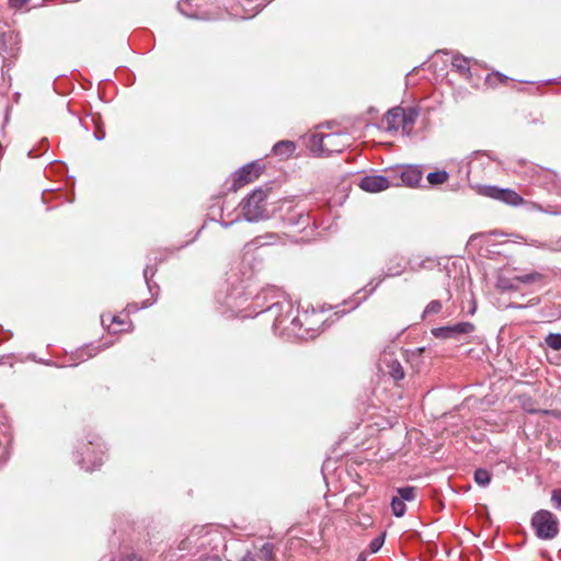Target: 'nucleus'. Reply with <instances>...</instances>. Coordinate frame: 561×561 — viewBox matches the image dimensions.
Here are the masks:
<instances>
[{"instance_id":"nucleus-33","label":"nucleus","mask_w":561,"mask_h":561,"mask_svg":"<svg viewBox=\"0 0 561 561\" xmlns=\"http://www.w3.org/2000/svg\"><path fill=\"white\" fill-rule=\"evenodd\" d=\"M385 542V533L373 539L369 543V550L371 553L378 552Z\"/></svg>"},{"instance_id":"nucleus-48","label":"nucleus","mask_w":561,"mask_h":561,"mask_svg":"<svg viewBox=\"0 0 561 561\" xmlns=\"http://www.w3.org/2000/svg\"><path fill=\"white\" fill-rule=\"evenodd\" d=\"M537 304H539V299H538V298H533V299L529 301V305H530V306H535V305H537Z\"/></svg>"},{"instance_id":"nucleus-13","label":"nucleus","mask_w":561,"mask_h":561,"mask_svg":"<svg viewBox=\"0 0 561 561\" xmlns=\"http://www.w3.org/2000/svg\"><path fill=\"white\" fill-rule=\"evenodd\" d=\"M381 360V369L389 374L394 380H401L404 377V370L400 362L390 354H385Z\"/></svg>"},{"instance_id":"nucleus-20","label":"nucleus","mask_w":561,"mask_h":561,"mask_svg":"<svg viewBox=\"0 0 561 561\" xmlns=\"http://www.w3.org/2000/svg\"><path fill=\"white\" fill-rule=\"evenodd\" d=\"M401 180L408 186H416L422 181V172L415 167L408 168L401 173Z\"/></svg>"},{"instance_id":"nucleus-31","label":"nucleus","mask_w":561,"mask_h":561,"mask_svg":"<svg viewBox=\"0 0 561 561\" xmlns=\"http://www.w3.org/2000/svg\"><path fill=\"white\" fill-rule=\"evenodd\" d=\"M443 306L439 300H432L424 309L423 318H426L431 314H437L440 312Z\"/></svg>"},{"instance_id":"nucleus-32","label":"nucleus","mask_w":561,"mask_h":561,"mask_svg":"<svg viewBox=\"0 0 561 561\" xmlns=\"http://www.w3.org/2000/svg\"><path fill=\"white\" fill-rule=\"evenodd\" d=\"M537 248H541L545 250L558 252L561 251V237L557 240H551L549 242L538 243Z\"/></svg>"},{"instance_id":"nucleus-38","label":"nucleus","mask_w":561,"mask_h":561,"mask_svg":"<svg viewBox=\"0 0 561 561\" xmlns=\"http://www.w3.org/2000/svg\"><path fill=\"white\" fill-rule=\"evenodd\" d=\"M198 561H221V559L217 556V554H211V556H203L199 558Z\"/></svg>"},{"instance_id":"nucleus-10","label":"nucleus","mask_w":561,"mask_h":561,"mask_svg":"<svg viewBox=\"0 0 561 561\" xmlns=\"http://www.w3.org/2000/svg\"><path fill=\"white\" fill-rule=\"evenodd\" d=\"M474 325L471 322H459L454 325L439 327L432 330V334L437 339H459L461 335L472 333Z\"/></svg>"},{"instance_id":"nucleus-40","label":"nucleus","mask_w":561,"mask_h":561,"mask_svg":"<svg viewBox=\"0 0 561 561\" xmlns=\"http://www.w3.org/2000/svg\"><path fill=\"white\" fill-rule=\"evenodd\" d=\"M396 491H404V492L415 491V488L411 486V485H407V486H402V488H397Z\"/></svg>"},{"instance_id":"nucleus-35","label":"nucleus","mask_w":561,"mask_h":561,"mask_svg":"<svg viewBox=\"0 0 561 561\" xmlns=\"http://www.w3.org/2000/svg\"><path fill=\"white\" fill-rule=\"evenodd\" d=\"M514 278L507 279V278H500L497 282V287L502 290H512L516 289L517 287L514 285Z\"/></svg>"},{"instance_id":"nucleus-50","label":"nucleus","mask_w":561,"mask_h":561,"mask_svg":"<svg viewBox=\"0 0 561 561\" xmlns=\"http://www.w3.org/2000/svg\"><path fill=\"white\" fill-rule=\"evenodd\" d=\"M19 2H20V4L22 5V4L27 3V2H28V0H19Z\"/></svg>"},{"instance_id":"nucleus-39","label":"nucleus","mask_w":561,"mask_h":561,"mask_svg":"<svg viewBox=\"0 0 561 561\" xmlns=\"http://www.w3.org/2000/svg\"><path fill=\"white\" fill-rule=\"evenodd\" d=\"M238 220H239V218H237V219H234V220H230V221L221 220V221H220V225H221V227H224V228H226V229H227V228H229L233 222H236V221H238Z\"/></svg>"},{"instance_id":"nucleus-15","label":"nucleus","mask_w":561,"mask_h":561,"mask_svg":"<svg viewBox=\"0 0 561 561\" xmlns=\"http://www.w3.org/2000/svg\"><path fill=\"white\" fill-rule=\"evenodd\" d=\"M400 496H393L391 500V511L394 516L402 517L407 511V502H412L416 499V493H399Z\"/></svg>"},{"instance_id":"nucleus-18","label":"nucleus","mask_w":561,"mask_h":561,"mask_svg":"<svg viewBox=\"0 0 561 561\" xmlns=\"http://www.w3.org/2000/svg\"><path fill=\"white\" fill-rule=\"evenodd\" d=\"M405 268L404 260L402 256L394 255L387 263L385 277H396L403 273Z\"/></svg>"},{"instance_id":"nucleus-30","label":"nucleus","mask_w":561,"mask_h":561,"mask_svg":"<svg viewBox=\"0 0 561 561\" xmlns=\"http://www.w3.org/2000/svg\"><path fill=\"white\" fill-rule=\"evenodd\" d=\"M546 344L554 350L560 351L561 350V333H549L545 339Z\"/></svg>"},{"instance_id":"nucleus-5","label":"nucleus","mask_w":561,"mask_h":561,"mask_svg":"<svg viewBox=\"0 0 561 561\" xmlns=\"http://www.w3.org/2000/svg\"><path fill=\"white\" fill-rule=\"evenodd\" d=\"M104 460V451L102 446L95 440H89L84 445V450L77 456V462L87 471L99 469Z\"/></svg>"},{"instance_id":"nucleus-2","label":"nucleus","mask_w":561,"mask_h":561,"mask_svg":"<svg viewBox=\"0 0 561 561\" xmlns=\"http://www.w3.org/2000/svg\"><path fill=\"white\" fill-rule=\"evenodd\" d=\"M266 192L257 188L254 190L240 204L241 211L247 221L253 222L268 218Z\"/></svg>"},{"instance_id":"nucleus-7","label":"nucleus","mask_w":561,"mask_h":561,"mask_svg":"<svg viewBox=\"0 0 561 561\" xmlns=\"http://www.w3.org/2000/svg\"><path fill=\"white\" fill-rule=\"evenodd\" d=\"M214 534L207 527H194L191 534L180 542L179 549L181 551H192L194 548L199 550L206 548L213 539L208 537Z\"/></svg>"},{"instance_id":"nucleus-8","label":"nucleus","mask_w":561,"mask_h":561,"mask_svg":"<svg viewBox=\"0 0 561 561\" xmlns=\"http://www.w3.org/2000/svg\"><path fill=\"white\" fill-rule=\"evenodd\" d=\"M529 179L534 184L542 186L548 191L559 190L558 175L549 169L531 165L529 168Z\"/></svg>"},{"instance_id":"nucleus-26","label":"nucleus","mask_w":561,"mask_h":561,"mask_svg":"<svg viewBox=\"0 0 561 561\" xmlns=\"http://www.w3.org/2000/svg\"><path fill=\"white\" fill-rule=\"evenodd\" d=\"M474 481L480 488H485L491 481V473L486 469H477L474 471Z\"/></svg>"},{"instance_id":"nucleus-41","label":"nucleus","mask_w":561,"mask_h":561,"mask_svg":"<svg viewBox=\"0 0 561 561\" xmlns=\"http://www.w3.org/2000/svg\"><path fill=\"white\" fill-rule=\"evenodd\" d=\"M508 308H512V309H524V308H526V306L512 302V304L508 305Z\"/></svg>"},{"instance_id":"nucleus-42","label":"nucleus","mask_w":561,"mask_h":561,"mask_svg":"<svg viewBox=\"0 0 561 561\" xmlns=\"http://www.w3.org/2000/svg\"><path fill=\"white\" fill-rule=\"evenodd\" d=\"M138 309H139V308H138V306H137L136 304H131V305H128V306H127V310H128V312H135V311H137Z\"/></svg>"},{"instance_id":"nucleus-1","label":"nucleus","mask_w":561,"mask_h":561,"mask_svg":"<svg viewBox=\"0 0 561 561\" xmlns=\"http://www.w3.org/2000/svg\"><path fill=\"white\" fill-rule=\"evenodd\" d=\"M270 295L275 298L279 291L275 287L262 289L253 300V312L255 316L264 313L267 319L273 321L272 328L275 334L288 339L311 340L320 333V328L324 323L322 314L312 310L295 313L291 301L287 299L273 301L264 308Z\"/></svg>"},{"instance_id":"nucleus-4","label":"nucleus","mask_w":561,"mask_h":561,"mask_svg":"<svg viewBox=\"0 0 561 561\" xmlns=\"http://www.w3.org/2000/svg\"><path fill=\"white\" fill-rule=\"evenodd\" d=\"M280 210L283 211L282 219L284 224L290 227L293 231L304 232L308 227L314 226L310 214L299 205L293 206L289 202H284Z\"/></svg>"},{"instance_id":"nucleus-3","label":"nucleus","mask_w":561,"mask_h":561,"mask_svg":"<svg viewBox=\"0 0 561 561\" xmlns=\"http://www.w3.org/2000/svg\"><path fill=\"white\" fill-rule=\"evenodd\" d=\"M530 524L536 536L541 540H552L559 534V520L548 510H539L534 513Z\"/></svg>"},{"instance_id":"nucleus-16","label":"nucleus","mask_w":561,"mask_h":561,"mask_svg":"<svg viewBox=\"0 0 561 561\" xmlns=\"http://www.w3.org/2000/svg\"><path fill=\"white\" fill-rule=\"evenodd\" d=\"M11 443V433L9 426L4 423L0 424V466L7 460L9 455V446Z\"/></svg>"},{"instance_id":"nucleus-24","label":"nucleus","mask_w":561,"mask_h":561,"mask_svg":"<svg viewBox=\"0 0 561 561\" xmlns=\"http://www.w3.org/2000/svg\"><path fill=\"white\" fill-rule=\"evenodd\" d=\"M419 116V111L414 107L404 108V121L402 122V130L409 131L414 125Z\"/></svg>"},{"instance_id":"nucleus-52","label":"nucleus","mask_w":561,"mask_h":561,"mask_svg":"<svg viewBox=\"0 0 561 561\" xmlns=\"http://www.w3.org/2000/svg\"><path fill=\"white\" fill-rule=\"evenodd\" d=\"M357 561H365V557L364 556H359Z\"/></svg>"},{"instance_id":"nucleus-45","label":"nucleus","mask_w":561,"mask_h":561,"mask_svg":"<svg viewBox=\"0 0 561 561\" xmlns=\"http://www.w3.org/2000/svg\"><path fill=\"white\" fill-rule=\"evenodd\" d=\"M94 135H95V138H96L98 140H102V139L105 137L104 131H102V133H98V131H96Z\"/></svg>"},{"instance_id":"nucleus-49","label":"nucleus","mask_w":561,"mask_h":561,"mask_svg":"<svg viewBox=\"0 0 561 561\" xmlns=\"http://www.w3.org/2000/svg\"><path fill=\"white\" fill-rule=\"evenodd\" d=\"M150 305H151V302H147V301H146V302H144V305H142V307H141V308H147V307H149Z\"/></svg>"},{"instance_id":"nucleus-43","label":"nucleus","mask_w":561,"mask_h":561,"mask_svg":"<svg viewBox=\"0 0 561 561\" xmlns=\"http://www.w3.org/2000/svg\"><path fill=\"white\" fill-rule=\"evenodd\" d=\"M494 76L500 80V82H505L507 80V77L500 72H496Z\"/></svg>"},{"instance_id":"nucleus-14","label":"nucleus","mask_w":561,"mask_h":561,"mask_svg":"<svg viewBox=\"0 0 561 561\" xmlns=\"http://www.w3.org/2000/svg\"><path fill=\"white\" fill-rule=\"evenodd\" d=\"M404 121V108L397 106L387 112L382 123L386 125L388 131H398L402 128V122Z\"/></svg>"},{"instance_id":"nucleus-27","label":"nucleus","mask_w":561,"mask_h":561,"mask_svg":"<svg viewBox=\"0 0 561 561\" xmlns=\"http://www.w3.org/2000/svg\"><path fill=\"white\" fill-rule=\"evenodd\" d=\"M449 175L446 171H435L427 174V181L432 185H439L448 180Z\"/></svg>"},{"instance_id":"nucleus-22","label":"nucleus","mask_w":561,"mask_h":561,"mask_svg":"<svg viewBox=\"0 0 561 561\" xmlns=\"http://www.w3.org/2000/svg\"><path fill=\"white\" fill-rule=\"evenodd\" d=\"M451 66L466 78L470 77L469 59L461 56H455L451 61Z\"/></svg>"},{"instance_id":"nucleus-11","label":"nucleus","mask_w":561,"mask_h":561,"mask_svg":"<svg viewBox=\"0 0 561 561\" xmlns=\"http://www.w3.org/2000/svg\"><path fill=\"white\" fill-rule=\"evenodd\" d=\"M358 186L369 193H378L387 190L390 186L388 178L382 175H366L364 176Z\"/></svg>"},{"instance_id":"nucleus-21","label":"nucleus","mask_w":561,"mask_h":561,"mask_svg":"<svg viewBox=\"0 0 561 561\" xmlns=\"http://www.w3.org/2000/svg\"><path fill=\"white\" fill-rule=\"evenodd\" d=\"M280 241V237L275 232H267L255 237L250 244L254 248H261L265 245H273Z\"/></svg>"},{"instance_id":"nucleus-12","label":"nucleus","mask_w":561,"mask_h":561,"mask_svg":"<svg viewBox=\"0 0 561 561\" xmlns=\"http://www.w3.org/2000/svg\"><path fill=\"white\" fill-rule=\"evenodd\" d=\"M348 137L341 133L324 134L325 153L341 152L347 144Z\"/></svg>"},{"instance_id":"nucleus-51","label":"nucleus","mask_w":561,"mask_h":561,"mask_svg":"<svg viewBox=\"0 0 561 561\" xmlns=\"http://www.w3.org/2000/svg\"><path fill=\"white\" fill-rule=\"evenodd\" d=\"M424 351H425V348H424V347H420V348H417V352H419L420 354H421V353H423Z\"/></svg>"},{"instance_id":"nucleus-23","label":"nucleus","mask_w":561,"mask_h":561,"mask_svg":"<svg viewBox=\"0 0 561 561\" xmlns=\"http://www.w3.org/2000/svg\"><path fill=\"white\" fill-rule=\"evenodd\" d=\"M324 134H314L310 138V150L317 154L325 153Z\"/></svg>"},{"instance_id":"nucleus-53","label":"nucleus","mask_w":561,"mask_h":561,"mask_svg":"<svg viewBox=\"0 0 561 561\" xmlns=\"http://www.w3.org/2000/svg\"><path fill=\"white\" fill-rule=\"evenodd\" d=\"M242 317L243 318L251 317V313H243Z\"/></svg>"},{"instance_id":"nucleus-34","label":"nucleus","mask_w":561,"mask_h":561,"mask_svg":"<svg viewBox=\"0 0 561 561\" xmlns=\"http://www.w3.org/2000/svg\"><path fill=\"white\" fill-rule=\"evenodd\" d=\"M357 524L363 528V529H366V528H369L374 525V519L370 515L368 514H360L358 515L357 517Z\"/></svg>"},{"instance_id":"nucleus-47","label":"nucleus","mask_w":561,"mask_h":561,"mask_svg":"<svg viewBox=\"0 0 561 561\" xmlns=\"http://www.w3.org/2000/svg\"><path fill=\"white\" fill-rule=\"evenodd\" d=\"M470 314H473L476 312V304L472 301V306H470V310L468 311Z\"/></svg>"},{"instance_id":"nucleus-37","label":"nucleus","mask_w":561,"mask_h":561,"mask_svg":"<svg viewBox=\"0 0 561 561\" xmlns=\"http://www.w3.org/2000/svg\"><path fill=\"white\" fill-rule=\"evenodd\" d=\"M257 560V556L256 554H253L251 551H248L242 558L240 561H256Z\"/></svg>"},{"instance_id":"nucleus-46","label":"nucleus","mask_w":561,"mask_h":561,"mask_svg":"<svg viewBox=\"0 0 561 561\" xmlns=\"http://www.w3.org/2000/svg\"><path fill=\"white\" fill-rule=\"evenodd\" d=\"M111 322H112V323L123 324V322L118 319V317H115V316H114V317H112Z\"/></svg>"},{"instance_id":"nucleus-6","label":"nucleus","mask_w":561,"mask_h":561,"mask_svg":"<svg viewBox=\"0 0 561 561\" xmlns=\"http://www.w3.org/2000/svg\"><path fill=\"white\" fill-rule=\"evenodd\" d=\"M478 193L480 195L501 201L511 206H518L524 203V198L515 191L510 188H501L493 185L479 186Z\"/></svg>"},{"instance_id":"nucleus-28","label":"nucleus","mask_w":561,"mask_h":561,"mask_svg":"<svg viewBox=\"0 0 561 561\" xmlns=\"http://www.w3.org/2000/svg\"><path fill=\"white\" fill-rule=\"evenodd\" d=\"M256 556L262 561H276L274 558V546L270 542L264 543Z\"/></svg>"},{"instance_id":"nucleus-29","label":"nucleus","mask_w":561,"mask_h":561,"mask_svg":"<svg viewBox=\"0 0 561 561\" xmlns=\"http://www.w3.org/2000/svg\"><path fill=\"white\" fill-rule=\"evenodd\" d=\"M153 275H154V270L152 267H150L149 265H147L146 268L144 270V278L146 280V284H147L148 289L151 293V295L157 294V291L159 290L158 285L151 283V277Z\"/></svg>"},{"instance_id":"nucleus-54","label":"nucleus","mask_w":561,"mask_h":561,"mask_svg":"<svg viewBox=\"0 0 561 561\" xmlns=\"http://www.w3.org/2000/svg\"><path fill=\"white\" fill-rule=\"evenodd\" d=\"M102 324L104 325L105 324V318L102 317Z\"/></svg>"},{"instance_id":"nucleus-44","label":"nucleus","mask_w":561,"mask_h":561,"mask_svg":"<svg viewBox=\"0 0 561 561\" xmlns=\"http://www.w3.org/2000/svg\"><path fill=\"white\" fill-rule=\"evenodd\" d=\"M383 280V278H378L376 284L370 288V293L374 291L379 285L380 283Z\"/></svg>"},{"instance_id":"nucleus-9","label":"nucleus","mask_w":561,"mask_h":561,"mask_svg":"<svg viewBox=\"0 0 561 561\" xmlns=\"http://www.w3.org/2000/svg\"><path fill=\"white\" fill-rule=\"evenodd\" d=\"M262 172V165L260 162L254 161L241 167L233 173L232 190L237 191L240 187L253 182L260 176Z\"/></svg>"},{"instance_id":"nucleus-36","label":"nucleus","mask_w":561,"mask_h":561,"mask_svg":"<svg viewBox=\"0 0 561 561\" xmlns=\"http://www.w3.org/2000/svg\"><path fill=\"white\" fill-rule=\"evenodd\" d=\"M551 504L556 510L561 511V493H552Z\"/></svg>"},{"instance_id":"nucleus-19","label":"nucleus","mask_w":561,"mask_h":561,"mask_svg":"<svg viewBox=\"0 0 561 561\" xmlns=\"http://www.w3.org/2000/svg\"><path fill=\"white\" fill-rule=\"evenodd\" d=\"M14 36L12 33H1L0 34V55L3 58L8 56H12L14 53Z\"/></svg>"},{"instance_id":"nucleus-25","label":"nucleus","mask_w":561,"mask_h":561,"mask_svg":"<svg viewBox=\"0 0 561 561\" xmlns=\"http://www.w3.org/2000/svg\"><path fill=\"white\" fill-rule=\"evenodd\" d=\"M545 278V275L539 272H531L526 273L522 275H517L514 277V280L523 284H533V283H539L542 282Z\"/></svg>"},{"instance_id":"nucleus-17","label":"nucleus","mask_w":561,"mask_h":561,"mask_svg":"<svg viewBox=\"0 0 561 561\" xmlns=\"http://www.w3.org/2000/svg\"><path fill=\"white\" fill-rule=\"evenodd\" d=\"M296 150V144L290 140H280L273 146V153L279 157L282 160L288 159L294 154Z\"/></svg>"}]
</instances>
